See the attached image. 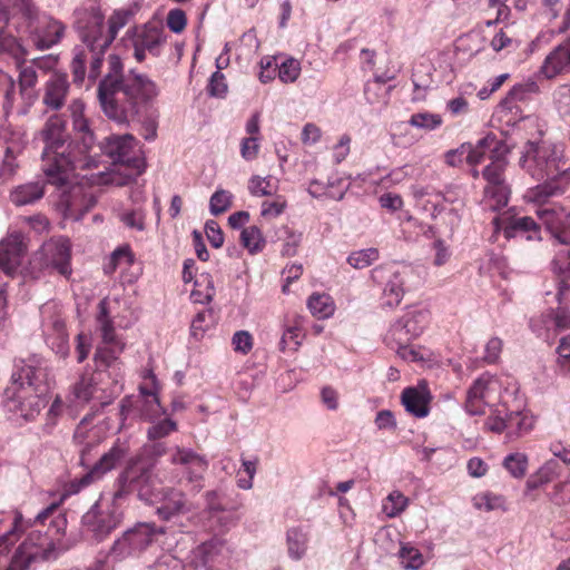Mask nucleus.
Instances as JSON below:
<instances>
[{
    "label": "nucleus",
    "instance_id": "obj_1",
    "mask_svg": "<svg viewBox=\"0 0 570 570\" xmlns=\"http://www.w3.org/2000/svg\"><path fill=\"white\" fill-rule=\"evenodd\" d=\"M68 109L76 140L67 142L65 121L60 116L49 117L41 130L45 142L41 153V170L47 183L57 188L58 208L66 217L80 219L97 203L95 196L75 180L77 169L97 167L96 154H91L95 147V135L83 115L82 101L73 100Z\"/></svg>",
    "mask_w": 570,
    "mask_h": 570
},
{
    "label": "nucleus",
    "instance_id": "obj_2",
    "mask_svg": "<svg viewBox=\"0 0 570 570\" xmlns=\"http://www.w3.org/2000/svg\"><path fill=\"white\" fill-rule=\"evenodd\" d=\"M98 100L104 114L118 124L139 116L158 95L156 83L146 75L122 73V62L116 55L108 59V72L98 86Z\"/></svg>",
    "mask_w": 570,
    "mask_h": 570
},
{
    "label": "nucleus",
    "instance_id": "obj_3",
    "mask_svg": "<svg viewBox=\"0 0 570 570\" xmlns=\"http://www.w3.org/2000/svg\"><path fill=\"white\" fill-rule=\"evenodd\" d=\"M56 510L57 505L51 504L37 514L35 528L19 544L6 570H28L35 563L56 560L60 556L65 550L67 520L58 514L46 523Z\"/></svg>",
    "mask_w": 570,
    "mask_h": 570
},
{
    "label": "nucleus",
    "instance_id": "obj_4",
    "mask_svg": "<svg viewBox=\"0 0 570 570\" xmlns=\"http://www.w3.org/2000/svg\"><path fill=\"white\" fill-rule=\"evenodd\" d=\"M47 366L39 356L14 362L10 385L4 390L9 412L32 421L46 406Z\"/></svg>",
    "mask_w": 570,
    "mask_h": 570
},
{
    "label": "nucleus",
    "instance_id": "obj_5",
    "mask_svg": "<svg viewBox=\"0 0 570 570\" xmlns=\"http://www.w3.org/2000/svg\"><path fill=\"white\" fill-rule=\"evenodd\" d=\"M97 322L101 333L102 345L98 346L94 356L97 370L92 373H85L73 387V394L77 400L88 402L97 400L100 404H108L104 394L106 389L102 386L105 370L100 367H111L117 363L120 354L125 350V343L117 336L114 327V318L110 315L108 298H104L98 304Z\"/></svg>",
    "mask_w": 570,
    "mask_h": 570
},
{
    "label": "nucleus",
    "instance_id": "obj_6",
    "mask_svg": "<svg viewBox=\"0 0 570 570\" xmlns=\"http://www.w3.org/2000/svg\"><path fill=\"white\" fill-rule=\"evenodd\" d=\"M145 451L150 455L148 461H155L169 452V463L175 465L173 469H163L156 474L160 483H174L189 485L190 492L198 493L204 488V476L208 469V461L205 456L196 453L191 449L175 445L168 449L166 443L154 441L150 445H145Z\"/></svg>",
    "mask_w": 570,
    "mask_h": 570
},
{
    "label": "nucleus",
    "instance_id": "obj_7",
    "mask_svg": "<svg viewBox=\"0 0 570 570\" xmlns=\"http://www.w3.org/2000/svg\"><path fill=\"white\" fill-rule=\"evenodd\" d=\"M19 9V21L12 22L17 36H28L38 49L57 45L65 33V26L35 7L32 0H22L14 6Z\"/></svg>",
    "mask_w": 570,
    "mask_h": 570
},
{
    "label": "nucleus",
    "instance_id": "obj_8",
    "mask_svg": "<svg viewBox=\"0 0 570 570\" xmlns=\"http://www.w3.org/2000/svg\"><path fill=\"white\" fill-rule=\"evenodd\" d=\"M567 158L564 146L560 142L542 140L540 142L527 141L520 166L533 178H559L570 175V168L563 169Z\"/></svg>",
    "mask_w": 570,
    "mask_h": 570
},
{
    "label": "nucleus",
    "instance_id": "obj_9",
    "mask_svg": "<svg viewBox=\"0 0 570 570\" xmlns=\"http://www.w3.org/2000/svg\"><path fill=\"white\" fill-rule=\"evenodd\" d=\"M136 145L135 137L129 134L109 136L99 145V150L118 166L117 171L112 174L111 183L124 186L145 171V161Z\"/></svg>",
    "mask_w": 570,
    "mask_h": 570
},
{
    "label": "nucleus",
    "instance_id": "obj_10",
    "mask_svg": "<svg viewBox=\"0 0 570 570\" xmlns=\"http://www.w3.org/2000/svg\"><path fill=\"white\" fill-rule=\"evenodd\" d=\"M76 14V28L80 40L88 41L96 48H109L118 31L128 23L131 11L126 9L115 10L108 19L107 31L104 27L105 17L99 8L79 10Z\"/></svg>",
    "mask_w": 570,
    "mask_h": 570
},
{
    "label": "nucleus",
    "instance_id": "obj_11",
    "mask_svg": "<svg viewBox=\"0 0 570 570\" xmlns=\"http://www.w3.org/2000/svg\"><path fill=\"white\" fill-rule=\"evenodd\" d=\"M371 279L382 292L383 305L395 307L412 288L416 274L411 265L390 262L374 267Z\"/></svg>",
    "mask_w": 570,
    "mask_h": 570
},
{
    "label": "nucleus",
    "instance_id": "obj_12",
    "mask_svg": "<svg viewBox=\"0 0 570 570\" xmlns=\"http://www.w3.org/2000/svg\"><path fill=\"white\" fill-rule=\"evenodd\" d=\"M122 503L114 493L100 494L99 499L82 515L81 523L85 533L97 542L105 540L122 521Z\"/></svg>",
    "mask_w": 570,
    "mask_h": 570
},
{
    "label": "nucleus",
    "instance_id": "obj_13",
    "mask_svg": "<svg viewBox=\"0 0 570 570\" xmlns=\"http://www.w3.org/2000/svg\"><path fill=\"white\" fill-rule=\"evenodd\" d=\"M156 514L180 533L189 532L199 524L197 507L185 492L173 487L164 490L163 501L157 507Z\"/></svg>",
    "mask_w": 570,
    "mask_h": 570
},
{
    "label": "nucleus",
    "instance_id": "obj_14",
    "mask_svg": "<svg viewBox=\"0 0 570 570\" xmlns=\"http://www.w3.org/2000/svg\"><path fill=\"white\" fill-rule=\"evenodd\" d=\"M155 461H148L144 455H136L128 460L125 470L118 478V489L114 492L122 502L126 498L136 493L138 499L149 501L153 487Z\"/></svg>",
    "mask_w": 570,
    "mask_h": 570
},
{
    "label": "nucleus",
    "instance_id": "obj_15",
    "mask_svg": "<svg viewBox=\"0 0 570 570\" xmlns=\"http://www.w3.org/2000/svg\"><path fill=\"white\" fill-rule=\"evenodd\" d=\"M166 528L155 523L140 522L126 530L109 550V557L116 561L125 560L142 552L159 534H165Z\"/></svg>",
    "mask_w": 570,
    "mask_h": 570
},
{
    "label": "nucleus",
    "instance_id": "obj_16",
    "mask_svg": "<svg viewBox=\"0 0 570 570\" xmlns=\"http://www.w3.org/2000/svg\"><path fill=\"white\" fill-rule=\"evenodd\" d=\"M430 323V313L425 308H411L391 324L385 335L387 345L410 344L417 338Z\"/></svg>",
    "mask_w": 570,
    "mask_h": 570
},
{
    "label": "nucleus",
    "instance_id": "obj_17",
    "mask_svg": "<svg viewBox=\"0 0 570 570\" xmlns=\"http://www.w3.org/2000/svg\"><path fill=\"white\" fill-rule=\"evenodd\" d=\"M494 232H502L507 239L538 243L542 239L540 225L530 216H519L511 210L503 212L492 220Z\"/></svg>",
    "mask_w": 570,
    "mask_h": 570
},
{
    "label": "nucleus",
    "instance_id": "obj_18",
    "mask_svg": "<svg viewBox=\"0 0 570 570\" xmlns=\"http://www.w3.org/2000/svg\"><path fill=\"white\" fill-rule=\"evenodd\" d=\"M129 445L119 439L114 445L95 462L91 469L80 479L72 480L66 491L68 494H76L82 488L102 478L107 472L114 470L128 454Z\"/></svg>",
    "mask_w": 570,
    "mask_h": 570
},
{
    "label": "nucleus",
    "instance_id": "obj_19",
    "mask_svg": "<svg viewBox=\"0 0 570 570\" xmlns=\"http://www.w3.org/2000/svg\"><path fill=\"white\" fill-rule=\"evenodd\" d=\"M42 332L47 345L60 357L66 358L69 355V336L66 330V323L60 314V309L53 303H47L41 306Z\"/></svg>",
    "mask_w": 570,
    "mask_h": 570
},
{
    "label": "nucleus",
    "instance_id": "obj_20",
    "mask_svg": "<svg viewBox=\"0 0 570 570\" xmlns=\"http://www.w3.org/2000/svg\"><path fill=\"white\" fill-rule=\"evenodd\" d=\"M142 400L139 401L140 414L150 422L147 429L149 441H160L177 430V423L169 417L160 419L161 406L159 400L153 392L141 389Z\"/></svg>",
    "mask_w": 570,
    "mask_h": 570
},
{
    "label": "nucleus",
    "instance_id": "obj_21",
    "mask_svg": "<svg viewBox=\"0 0 570 570\" xmlns=\"http://www.w3.org/2000/svg\"><path fill=\"white\" fill-rule=\"evenodd\" d=\"M551 238L570 249V210L561 204L546 205L535 210Z\"/></svg>",
    "mask_w": 570,
    "mask_h": 570
},
{
    "label": "nucleus",
    "instance_id": "obj_22",
    "mask_svg": "<svg viewBox=\"0 0 570 570\" xmlns=\"http://www.w3.org/2000/svg\"><path fill=\"white\" fill-rule=\"evenodd\" d=\"M165 42L161 29L155 26L134 28L126 33V46H131L134 57L138 62L146 59V52L154 57L160 55V48Z\"/></svg>",
    "mask_w": 570,
    "mask_h": 570
},
{
    "label": "nucleus",
    "instance_id": "obj_23",
    "mask_svg": "<svg viewBox=\"0 0 570 570\" xmlns=\"http://www.w3.org/2000/svg\"><path fill=\"white\" fill-rule=\"evenodd\" d=\"M229 556L230 549L227 542L219 538H213L191 551V563L196 569L223 570Z\"/></svg>",
    "mask_w": 570,
    "mask_h": 570
},
{
    "label": "nucleus",
    "instance_id": "obj_24",
    "mask_svg": "<svg viewBox=\"0 0 570 570\" xmlns=\"http://www.w3.org/2000/svg\"><path fill=\"white\" fill-rule=\"evenodd\" d=\"M45 267L52 268L65 277L72 273L71 244L66 237H52L41 246L39 250Z\"/></svg>",
    "mask_w": 570,
    "mask_h": 570
},
{
    "label": "nucleus",
    "instance_id": "obj_25",
    "mask_svg": "<svg viewBox=\"0 0 570 570\" xmlns=\"http://www.w3.org/2000/svg\"><path fill=\"white\" fill-rule=\"evenodd\" d=\"M102 431L92 425V416L86 415L77 425L73 433V442L78 448L79 460L82 466H89L92 452L102 441Z\"/></svg>",
    "mask_w": 570,
    "mask_h": 570
},
{
    "label": "nucleus",
    "instance_id": "obj_26",
    "mask_svg": "<svg viewBox=\"0 0 570 570\" xmlns=\"http://www.w3.org/2000/svg\"><path fill=\"white\" fill-rule=\"evenodd\" d=\"M27 247L21 234L8 235L0 242V268L12 274L21 265Z\"/></svg>",
    "mask_w": 570,
    "mask_h": 570
},
{
    "label": "nucleus",
    "instance_id": "obj_27",
    "mask_svg": "<svg viewBox=\"0 0 570 570\" xmlns=\"http://www.w3.org/2000/svg\"><path fill=\"white\" fill-rule=\"evenodd\" d=\"M468 144L469 149L465 154V161L470 165H478L485 158L491 159L492 157L507 156L509 153L508 146L502 140H498L493 134H488L474 146L470 142Z\"/></svg>",
    "mask_w": 570,
    "mask_h": 570
},
{
    "label": "nucleus",
    "instance_id": "obj_28",
    "mask_svg": "<svg viewBox=\"0 0 570 570\" xmlns=\"http://www.w3.org/2000/svg\"><path fill=\"white\" fill-rule=\"evenodd\" d=\"M557 277V298L564 307L570 306V249H560L551 263Z\"/></svg>",
    "mask_w": 570,
    "mask_h": 570
},
{
    "label": "nucleus",
    "instance_id": "obj_29",
    "mask_svg": "<svg viewBox=\"0 0 570 570\" xmlns=\"http://www.w3.org/2000/svg\"><path fill=\"white\" fill-rule=\"evenodd\" d=\"M69 89L67 75L53 72L43 87V105L50 110H60L66 104Z\"/></svg>",
    "mask_w": 570,
    "mask_h": 570
},
{
    "label": "nucleus",
    "instance_id": "obj_30",
    "mask_svg": "<svg viewBox=\"0 0 570 570\" xmlns=\"http://www.w3.org/2000/svg\"><path fill=\"white\" fill-rule=\"evenodd\" d=\"M431 400V393L425 384L406 387L401 395V401L406 412L416 417L428 416Z\"/></svg>",
    "mask_w": 570,
    "mask_h": 570
},
{
    "label": "nucleus",
    "instance_id": "obj_31",
    "mask_svg": "<svg viewBox=\"0 0 570 570\" xmlns=\"http://www.w3.org/2000/svg\"><path fill=\"white\" fill-rule=\"evenodd\" d=\"M570 70V40L557 46L544 59L540 73L552 79Z\"/></svg>",
    "mask_w": 570,
    "mask_h": 570
},
{
    "label": "nucleus",
    "instance_id": "obj_32",
    "mask_svg": "<svg viewBox=\"0 0 570 570\" xmlns=\"http://www.w3.org/2000/svg\"><path fill=\"white\" fill-rule=\"evenodd\" d=\"M46 183L28 181L14 187L10 193V202L18 206L32 205L45 196Z\"/></svg>",
    "mask_w": 570,
    "mask_h": 570
},
{
    "label": "nucleus",
    "instance_id": "obj_33",
    "mask_svg": "<svg viewBox=\"0 0 570 570\" xmlns=\"http://www.w3.org/2000/svg\"><path fill=\"white\" fill-rule=\"evenodd\" d=\"M19 38L12 35L10 27L0 29V58H11L16 66L24 62L28 55Z\"/></svg>",
    "mask_w": 570,
    "mask_h": 570
},
{
    "label": "nucleus",
    "instance_id": "obj_34",
    "mask_svg": "<svg viewBox=\"0 0 570 570\" xmlns=\"http://www.w3.org/2000/svg\"><path fill=\"white\" fill-rule=\"evenodd\" d=\"M308 541V531L302 527H294L288 529L286 533L288 557L295 561L303 559L307 551Z\"/></svg>",
    "mask_w": 570,
    "mask_h": 570
},
{
    "label": "nucleus",
    "instance_id": "obj_35",
    "mask_svg": "<svg viewBox=\"0 0 570 570\" xmlns=\"http://www.w3.org/2000/svg\"><path fill=\"white\" fill-rule=\"evenodd\" d=\"M547 181L538 185L527 191V199L543 207L546 205H553L549 199L554 196H559L563 193V189L558 185L556 178H546Z\"/></svg>",
    "mask_w": 570,
    "mask_h": 570
},
{
    "label": "nucleus",
    "instance_id": "obj_36",
    "mask_svg": "<svg viewBox=\"0 0 570 570\" xmlns=\"http://www.w3.org/2000/svg\"><path fill=\"white\" fill-rule=\"evenodd\" d=\"M507 438L510 440L518 439L528 433L533 426V420L528 413L522 411L507 412Z\"/></svg>",
    "mask_w": 570,
    "mask_h": 570
},
{
    "label": "nucleus",
    "instance_id": "obj_37",
    "mask_svg": "<svg viewBox=\"0 0 570 570\" xmlns=\"http://www.w3.org/2000/svg\"><path fill=\"white\" fill-rule=\"evenodd\" d=\"M464 209V202H458V206H446L444 204H436L433 208L434 218L441 220L448 227L450 235L459 227Z\"/></svg>",
    "mask_w": 570,
    "mask_h": 570
},
{
    "label": "nucleus",
    "instance_id": "obj_38",
    "mask_svg": "<svg viewBox=\"0 0 570 570\" xmlns=\"http://www.w3.org/2000/svg\"><path fill=\"white\" fill-rule=\"evenodd\" d=\"M20 512H14V518L10 530L0 537V554L7 553L10 548L18 541L20 534L29 527Z\"/></svg>",
    "mask_w": 570,
    "mask_h": 570
},
{
    "label": "nucleus",
    "instance_id": "obj_39",
    "mask_svg": "<svg viewBox=\"0 0 570 570\" xmlns=\"http://www.w3.org/2000/svg\"><path fill=\"white\" fill-rule=\"evenodd\" d=\"M560 468L561 466L557 460L552 459L547 461L534 475L528 479L527 488L534 490L551 482L558 475Z\"/></svg>",
    "mask_w": 570,
    "mask_h": 570
},
{
    "label": "nucleus",
    "instance_id": "obj_40",
    "mask_svg": "<svg viewBox=\"0 0 570 570\" xmlns=\"http://www.w3.org/2000/svg\"><path fill=\"white\" fill-rule=\"evenodd\" d=\"M510 189L505 184L498 186H487L484 188V204L485 206L495 212L508 205Z\"/></svg>",
    "mask_w": 570,
    "mask_h": 570
},
{
    "label": "nucleus",
    "instance_id": "obj_41",
    "mask_svg": "<svg viewBox=\"0 0 570 570\" xmlns=\"http://www.w3.org/2000/svg\"><path fill=\"white\" fill-rule=\"evenodd\" d=\"M240 243L250 255L261 253L266 244L262 230L257 226L243 228L240 233Z\"/></svg>",
    "mask_w": 570,
    "mask_h": 570
},
{
    "label": "nucleus",
    "instance_id": "obj_42",
    "mask_svg": "<svg viewBox=\"0 0 570 570\" xmlns=\"http://www.w3.org/2000/svg\"><path fill=\"white\" fill-rule=\"evenodd\" d=\"M307 307L317 318H327L334 312L332 298L326 294H312L307 301Z\"/></svg>",
    "mask_w": 570,
    "mask_h": 570
},
{
    "label": "nucleus",
    "instance_id": "obj_43",
    "mask_svg": "<svg viewBox=\"0 0 570 570\" xmlns=\"http://www.w3.org/2000/svg\"><path fill=\"white\" fill-rule=\"evenodd\" d=\"M491 163L483 169L482 175L488 181L487 186L505 184L503 173L507 166L505 156L492 157Z\"/></svg>",
    "mask_w": 570,
    "mask_h": 570
},
{
    "label": "nucleus",
    "instance_id": "obj_44",
    "mask_svg": "<svg viewBox=\"0 0 570 570\" xmlns=\"http://www.w3.org/2000/svg\"><path fill=\"white\" fill-rule=\"evenodd\" d=\"M379 258V249L375 247H370L352 252L347 256V263L355 269H363L372 265Z\"/></svg>",
    "mask_w": 570,
    "mask_h": 570
},
{
    "label": "nucleus",
    "instance_id": "obj_45",
    "mask_svg": "<svg viewBox=\"0 0 570 570\" xmlns=\"http://www.w3.org/2000/svg\"><path fill=\"white\" fill-rule=\"evenodd\" d=\"M407 503L409 500L403 493L400 491H393L383 502L382 509L389 518H395L405 510Z\"/></svg>",
    "mask_w": 570,
    "mask_h": 570
},
{
    "label": "nucleus",
    "instance_id": "obj_46",
    "mask_svg": "<svg viewBox=\"0 0 570 570\" xmlns=\"http://www.w3.org/2000/svg\"><path fill=\"white\" fill-rule=\"evenodd\" d=\"M503 466L513 478L524 476L528 468V456L524 453H510L503 460Z\"/></svg>",
    "mask_w": 570,
    "mask_h": 570
},
{
    "label": "nucleus",
    "instance_id": "obj_47",
    "mask_svg": "<svg viewBox=\"0 0 570 570\" xmlns=\"http://www.w3.org/2000/svg\"><path fill=\"white\" fill-rule=\"evenodd\" d=\"M399 557L404 569L416 570L424 563L420 550L407 543L401 546Z\"/></svg>",
    "mask_w": 570,
    "mask_h": 570
},
{
    "label": "nucleus",
    "instance_id": "obj_48",
    "mask_svg": "<svg viewBox=\"0 0 570 570\" xmlns=\"http://www.w3.org/2000/svg\"><path fill=\"white\" fill-rule=\"evenodd\" d=\"M473 505L479 510L493 511L503 509L504 498L489 491L478 493L473 498Z\"/></svg>",
    "mask_w": 570,
    "mask_h": 570
},
{
    "label": "nucleus",
    "instance_id": "obj_49",
    "mask_svg": "<svg viewBox=\"0 0 570 570\" xmlns=\"http://www.w3.org/2000/svg\"><path fill=\"white\" fill-rule=\"evenodd\" d=\"M17 68L19 69L18 82L20 92L22 96H26L28 95V90L35 88L38 82L37 70L31 63L26 65V61L21 62Z\"/></svg>",
    "mask_w": 570,
    "mask_h": 570
},
{
    "label": "nucleus",
    "instance_id": "obj_50",
    "mask_svg": "<svg viewBox=\"0 0 570 570\" xmlns=\"http://www.w3.org/2000/svg\"><path fill=\"white\" fill-rule=\"evenodd\" d=\"M215 322L214 313L209 309L198 312L190 326L191 335L199 338L208 331Z\"/></svg>",
    "mask_w": 570,
    "mask_h": 570
},
{
    "label": "nucleus",
    "instance_id": "obj_51",
    "mask_svg": "<svg viewBox=\"0 0 570 570\" xmlns=\"http://www.w3.org/2000/svg\"><path fill=\"white\" fill-rule=\"evenodd\" d=\"M409 124L419 129L433 130L441 126L442 118L436 114L417 112L411 116Z\"/></svg>",
    "mask_w": 570,
    "mask_h": 570
},
{
    "label": "nucleus",
    "instance_id": "obj_52",
    "mask_svg": "<svg viewBox=\"0 0 570 570\" xmlns=\"http://www.w3.org/2000/svg\"><path fill=\"white\" fill-rule=\"evenodd\" d=\"M233 195L225 190L218 189L216 190L209 200V210L214 216H218L225 213L232 206Z\"/></svg>",
    "mask_w": 570,
    "mask_h": 570
},
{
    "label": "nucleus",
    "instance_id": "obj_53",
    "mask_svg": "<svg viewBox=\"0 0 570 570\" xmlns=\"http://www.w3.org/2000/svg\"><path fill=\"white\" fill-rule=\"evenodd\" d=\"M278 78L284 83L294 82L301 72V63L298 60L289 58L284 60L277 67Z\"/></svg>",
    "mask_w": 570,
    "mask_h": 570
},
{
    "label": "nucleus",
    "instance_id": "obj_54",
    "mask_svg": "<svg viewBox=\"0 0 570 570\" xmlns=\"http://www.w3.org/2000/svg\"><path fill=\"white\" fill-rule=\"evenodd\" d=\"M119 219L121 223H124L130 229L144 232L146 228L145 213L140 208L122 212L119 215Z\"/></svg>",
    "mask_w": 570,
    "mask_h": 570
},
{
    "label": "nucleus",
    "instance_id": "obj_55",
    "mask_svg": "<svg viewBox=\"0 0 570 570\" xmlns=\"http://www.w3.org/2000/svg\"><path fill=\"white\" fill-rule=\"evenodd\" d=\"M248 189L254 196H271L276 190L269 177L253 176L248 183Z\"/></svg>",
    "mask_w": 570,
    "mask_h": 570
},
{
    "label": "nucleus",
    "instance_id": "obj_56",
    "mask_svg": "<svg viewBox=\"0 0 570 570\" xmlns=\"http://www.w3.org/2000/svg\"><path fill=\"white\" fill-rule=\"evenodd\" d=\"M491 383H492V377L489 374L481 375L473 382L471 387L468 390L466 396L475 399V400L484 401Z\"/></svg>",
    "mask_w": 570,
    "mask_h": 570
},
{
    "label": "nucleus",
    "instance_id": "obj_57",
    "mask_svg": "<svg viewBox=\"0 0 570 570\" xmlns=\"http://www.w3.org/2000/svg\"><path fill=\"white\" fill-rule=\"evenodd\" d=\"M82 43L87 47L88 52L91 57L89 78L96 79L100 75L102 56L108 48H96L95 46H91L88 41H82Z\"/></svg>",
    "mask_w": 570,
    "mask_h": 570
},
{
    "label": "nucleus",
    "instance_id": "obj_58",
    "mask_svg": "<svg viewBox=\"0 0 570 570\" xmlns=\"http://www.w3.org/2000/svg\"><path fill=\"white\" fill-rule=\"evenodd\" d=\"M82 43L87 47L88 52L91 57L89 78L96 79L100 75L102 56L108 48H96L95 46H91L88 41H82Z\"/></svg>",
    "mask_w": 570,
    "mask_h": 570
},
{
    "label": "nucleus",
    "instance_id": "obj_59",
    "mask_svg": "<svg viewBox=\"0 0 570 570\" xmlns=\"http://www.w3.org/2000/svg\"><path fill=\"white\" fill-rule=\"evenodd\" d=\"M145 570H183V562L170 553H164Z\"/></svg>",
    "mask_w": 570,
    "mask_h": 570
},
{
    "label": "nucleus",
    "instance_id": "obj_60",
    "mask_svg": "<svg viewBox=\"0 0 570 570\" xmlns=\"http://www.w3.org/2000/svg\"><path fill=\"white\" fill-rule=\"evenodd\" d=\"M17 169H18V164L16 161V157L12 154V150L10 148H7L4 157L0 165V180L2 183L9 180L10 178H12L16 175Z\"/></svg>",
    "mask_w": 570,
    "mask_h": 570
},
{
    "label": "nucleus",
    "instance_id": "obj_61",
    "mask_svg": "<svg viewBox=\"0 0 570 570\" xmlns=\"http://www.w3.org/2000/svg\"><path fill=\"white\" fill-rule=\"evenodd\" d=\"M301 330L297 326H288L281 338L279 348L285 351L286 348L296 350L301 345Z\"/></svg>",
    "mask_w": 570,
    "mask_h": 570
},
{
    "label": "nucleus",
    "instance_id": "obj_62",
    "mask_svg": "<svg viewBox=\"0 0 570 570\" xmlns=\"http://www.w3.org/2000/svg\"><path fill=\"white\" fill-rule=\"evenodd\" d=\"M62 411V401L60 400V397H56L47 412L46 424L42 428L46 434H50L52 432V429L57 424V420L61 415Z\"/></svg>",
    "mask_w": 570,
    "mask_h": 570
},
{
    "label": "nucleus",
    "instance_id": "obj_63",
    "mask_svg": "<svg viewBox=\"0 0 570 570\" xmlns=\"http://www.w3.org/2000/svg\"><path fill=\"white\" fill-rule=\"evenodd\" d=\"M539 85L532 79H528L523 83L515 85L509 92V96L515 100H524L529 94H538Z\"/></svg>",
    "mask_w": 570,
    "mask_h": 570
},
{
    "label": "nucleus",
    "instance_id": "obj_64",
    "mask_svg": "<svg viewBox=\"0 0 570 570\" xmlns=\"http://www.w3.org/2000/svg\"><path fill=\"white\" fill-rule=\"evenodd\" d=\"M550 500L557 505H563L570 502V483L560 482L556 484L550 494Z\"/></svg>",
    "mask_w": 570,
    "mask_h": 570
}]
</instances>
